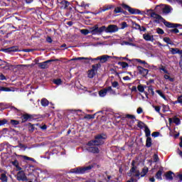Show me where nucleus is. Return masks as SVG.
I'll use <instances>...</instances> for the list:
<instances>
[{"label": "nucleus", "instance_id": "8fccbe9b", "mask_svg": "<svg viewBox=\"0 0 182 182\" xmlns=\"http://www.w3.org/2000/svg\"><path fill=\"white\" fill-rule=\"evenodd\" d=\"M61 4L63 5H64V9H66V8H68V6H69V5H70L69 1H61Z\"/></svg>", "mask_w": 182, "mask_h": 182}, {"label": "nucleus", "instance_id": "2eb2a0df", "mask_svg": "<svg viewBox=\"0 0 182 182\" xmlns=\"http://www.w3.org/2000/svg\"><path fill=\"white\" fill-rule=\"evenodd\" d=\"M137 70L139 73V75H141V76H147L149 74V70L144 68L143 67L138 65Z\"/></svg>", "mask_w": 182, "mask_h": 182}, {"label": "nucleus", "instance_id": "4be33fe9", "mask_svg": "<svg viewBox=\"0 0 182 182\" xmlns=\"http://www.w3.org/2000/svg\"><path fill=\"white\" fill-rule=\"evenodd\" d=\"M151 144H153V141L151 140V137H146V147L149 149L151 147Z\"/></svg>", "mask_w": 182, "mask_h": 182}, {"label": "nucleus", "instance_id": "20e7f679", "mask_svg": "<svg viewBox=\"0 0 182 182\" xmlns=\"http://www.w3.org/2000/svg\"><path fill=\"white\" fill-rule=\"evenodd\" d=\"M43 118H45V115L35 114H23L21 116V123H26V122H32V120H38V119Z\"/></svg>", "mask_w": 182, "mask_h": 182}, {"label": "nucleus", "instance_id": "e2e57ef3", "mask_svg": "<svg viewBox=\"0 0 182 182\" xmlns=\"http://www.w3.org/2000/svg\"><path fill=\"white\" fill-rule=\"evenodd\" d=\"M121 28L122 29H124V28H127V23L126 22V21H124V22H122V24H121Z\"/></svg>", "mask_w": 182, "mask_h": 182}, {"label": "nucleus", "instance_id": "4c0bfd02", "mask_svg": "<svg viewBox=\"0 0 182 182\" xmlns=\"http://www.w3.org/2000/svg\"><path fill=\"white\" fill-rule=\"evenodd\" d=\"M95 116H96V113L94 114H87L84 117V119H88L89 120H90L92 119H95Z\"/></svg>", "mask_w": 182, "mask_h": 182}, {"label": "nucleus", "instance_id": "f03ea898", "mask_svg": "<svg viewBox=\"0 0 182 182\" xmlns=\"http://www.w3.org/2000/svg\"><path fill=\"white\" fill-rule=\"evenodd\" d=\"M94 140H91L87 143V146L89 147H92V146H102V144H105L103 140H106L107 139V135L106 134H100L95 136Z\"/></svg>", "mask_w": 182, "mask_h": 182}, {"label": "nucleus", "instance_id": "aec40b11", "mask_svg": "<svg viewBox=\"0 0 182 182\" xmlns=\"http://www.w3.org/2000/svg\"><path fill=\"white\" fill-rule=\"evenodd\" d=\"M26 126H28V132L30 133H33V132H35V124H32V123L28 122Z\"/></svg>", "mask_w": 182, "mask_h": 182}, {"label": "nucleus", "instance_id": "052dcab7", "mask_svg": "<svg viewBox=\"0 0 182 182\" xmlns=\"http://www.w3.org/2000/svg\"><path fill=\"white\" fill-rule=\"evenodd\" d=\"M112 87H118L119 86V82L114 81L112 82Z\"/></svg>", "mask_w": 182, "mask_h": 182}, {"label": "nucleus", "instance_id": "603ef678", "mask_svg": "<svg viewBox=\"0 0 182 182\" xmlns=\"http://www.w3.org/2000/svg\"><path fill=\"white\" fill-rule=\"evenodd\" d=\"M122 7H117L114 10V14H122Z\"/></svg>", "mask_w": 182, "mask_h": 182}, {"label": "nucleus", "instance_id": "680f3d73", "mask_svg": "<svg viewBox=\"0 0 182 182\" xmlns=\"http://www.w3.org/2000/svg\"><path fill=\"white\" fill-rule=\"evenodd\" d=\"M110 72H112V73L114 74L116 76H119V73H117L114 68H111Z\"/></svg>", "mask_w": 182, "mask_h": 182}, {"label": "nucleus", "instance_id": "0e129e2a", "mask_svg": "<svg viewBox=\"0 0 182 182\" xmlns=\"http://www.w3.org/2000/svg\"><path fill=\"white\" fill-rule=\"evenodd\" d=\"M159 70H162V71L164 72L165 73L168 74V70H167L166 69V68L164 67V66H162L161 68H159Z\"/></svg>", "mask_w": 182, "mask_h": 182}, {"label": "nucleus", "instance_id": "4d7b16f0", "mask_svg": "<svg viewBox=\"0 0 182 182\" xmlns=\"http://www.w3.org/2000/svg\"><path fill=\"white\" fill-rule=\"evenodd\" d=\"M136 174L134 175V177H138V180H140V171L136 170L134 172Z\"/></svg>", "mask_w": 182, "mask_h": 182}, {"label": "nucleus", "instance_id": "7c9ffc66", "mask_svg": "<svg viewBox=\"0 0 182 182\" xmlns=\"http://www.w3.org/2000/svg\"><path fill=\"white\" fill-rule=\"evenodd\" d=\"M156 92L158 93V95H159V96H161V97H162V99H164V100H167V97H166V95L164 94H163L162 90H156Z\"/></svg>", "mask_w": 182, "mask_h": 182}, {"label": "nucleus", "instance_id": "e433bc0d", "mask_svg": "<svg viewBox=\"0 0 182 182\" xmlns=\"http://www.w3.org/2000/svg\"><path fill=\"white\" fill-rule=\"evenodd\" d=\"M164 42H166V43H168V45H173V41H171V39H170L168 37H164Z\"/></svg>", "mask_w": 182, "mask_h": 182}, {"label": "nucleus", "instance_id": "473e14b6", "mask_svg": "<svg viewBox=\"0 0 182 182\" xmlns=\"http://www.w3.org/2000/svg\"><path fill=\"white\" fill-rule=\"evenodd\" d=\"M149 173V168L144 167L141 172V177H144Z\"/></svg>", "mask_w": 182, "mask_h": 182}, {"label": "nucleus", "instance_id": "72a5a7b5", "mask_svg": "<svg viewBox=\"0 0 182 182\" xmlns=\"http://www.w3.org/2000/svg\"><path fill=\"white\" fill-rule=\"evenodd\" d=\"M53 83H54V85H57V86H60V85L62 84V79H54L53 80Z\"/></svg>", "mask_w": 182, "mask_h": 182}, {"label": "nucleus", "instance_id": "338daca9", "mask_svg": "<svg viewBox=\"0 0 182 182\" xmlns=\"http://www.w3.org/2000/svg\"><path fill=\"white\" fill-rule=\"evenodd\" d=\"M46 42H48V43H52L53 42L52 38L50 36H48L46 38Z\"/></svg>", "mask_w": 182, "mask_h": 182}, {"label": "nucleus", "instance_id": "bb28decb", "mask_svg": "<svg viewBox=\"0 0 182 182\" xmlns=\"http://www.w3.org/2000/svg\"><path fill=\"white\" fill-rule=\"evenodd\" d=\"M92 31H93V26L90 28V31L87 29H82L80 30V33H82V35H89V33H92Z\"/></svg>", "mask_w": 182, "mask_h": 182}, {"label": "nucleus", "instance_id": "412c9836", "mask_svg": "<svg viewBox=\"0 0 182 182\" xmlns=\"http://www.w3.org/2000/svg\"><path fill=\"white\" fill-rule=\"evenodd\" d=\"M163 175V169L158 171L155 175V177L157 180H163L161 176Z\"/></svg>", "mask_w": 182, "mask_h": 182}, {"label": "nucleus", "instance_id": "f257e3e1", "mask_svg": "<svg viewBox=\"0 0 182 182\" xmlns=\"http://www.w3.org/2000/svg\"><path fill=\"white\" fill-rule=\"evenodd\" d=\"M119 31V27L116 25L110 24L107 27L106 26H102L99 27V25L96 24L93 26L91 31L92 35H102L103 32L106 33H114Z\"/></svg>", "mask_w": 182, "mask_h": 182}, {"label": "nucleus", "instance_id": "9b49d317", "mask_svg": "<svg viewBox=\"0 0 182 182\" xmlns=\"http://www.w3.org/2000/svg\"><path fill=\"white\" fill-rule=\"evenodd\" d=\"M110 55H104L102 56H98L97 58H91V60L94 62V60H100L101 63H106L107 60L109 59Z\"/></svg>", "mask_w": 182, "mask_h": 182}, {"label": "nucleus", "instance_id": "39448f33", "mask_svg": "<svg viewBox=\"0 0 182 182\" xmlns=\"http://www.w3.org/2000/svg\"><path fill=\"white\" fill-rule=\"evenodd\" d=\"M102 68V64L98 63L92 65V69L87 70V77L89 79H93L95 75H97V70Z\"/></svg>", "mask_w": 182, "mask_h": 182}, {"label": "nucleus", "instance_id": "69168bd1", "mask_svg": "<svg viewBox=\"0 0 182 182\" xmlns=\"http://www.w3.org/2000/svg\"><path fill=\"white\" fill-rule=\"evenodd\" d=\"M154 107L157 113H160V110L161 109V107L160 106H154Z\"/></svg>", "mask_w": 182, "mask_h": 182}, {"label": "nucleus", "instance_id": "79ce46f5", "mask_svg": "<svg viewBox=\"0 0 182 182\" xmlns=\"http://www.w3.org/2000/svg\"><path fill=\"white\" fill-rule=\"evenodd\" d=\"M11 90L6 87H0V92H11Z\"/></svg>", "mask_w": 182, "mask_h": 182}, {"label": "nucleus", "instance_id": "f8f14e48", "mask_svg": "<svg viewBox=\"0 0 182 182\" xmlns=\"http://www.w3.org/2000/svg\"><path fill=\"white\" fill-rule=\"evenodd\" d=\"M2 52H5V53H11V52H21V50H19V47L18 46H14L8 48L2 49Z\"/></svg>", "mask_w": 182, "mask_h": 182}, {"label": "nucleus", "instance_id": "6e6d98bb", "mask_svg": "<svg viewBox=\"0 0 182 182\" xmlns=\"http://www.w3.org/2000/svg\"><path fill=\"white\" fill-rule=\"evenodd\" d=\"M135 60L136 62H138V63H141L143 65H149L145 60H142L141 59H135Z\"/></svg>", "mask_w": 182, "mask_h": 182}, {"label": "nucleus", "instance_id": "2f4dec72", "mask_svg": "<svg viewBox=\"0 0 182 182\" xmlns=\"http://www.w3.org/2000/svg\"><path fill=\"white\" fill-rule=\"evenodd\" d=\"M0 62H1L2 63H6V65L4 67H3V69L9 70L13 66L12 65L9 64V63H6L5 61L2 60L1 59H0Z\"/></svg>", "mask_w": 182, "mask_h": 182}, {"label": "nucleus", "instance_id": "a878e982", "mask_svg": "<svg viewBox=\"0 0 182 182\" xmlns=\"http://www.w3.org/2000/svg\"><path fill=\"white\" fill-rule=\"evenodd\" d=\"M114 8V6L113 5H105L102 7V12H106V11H109V9H113Z\"/></svg>", "mask_w": 182, "mask_h": 182}, {"label": "nucleus", "instance_id": "c9c22d12", "mask_svg": "<svg viewBox=\"0 0 182 182\" xmlns=\"http://www.w3.org/2000/svg\"><path fill=\"white\" fill-rule=\"evenodd\" d=\"M180 31L177 28H174L173 29H170L167 31L168 33H178Z\"/></svg>", "mask_w": 182, "mask_h": 182}, {"label": "nucleus", "instance_id": "c03bdc74", "mask_svg": "<svg viewBox=\"0 0 182 182\" xmlns=\"http://www.w3.org/2000/svg\"><path fill=\"white\" fill-rule=\"evenodd\" d=\"M164 77L166 79V80H169V82H174V78L170 77L168 75H164Z\"/></svg>", "mask_w": 182, "mask_h": 182}, {"label": "nucleus", "instance_id": "de8ad7c7", "mask_svg": "<svg viewBox=\"0 0 182 182\" xmlns=\"http://www.w3.org/2000/svg\"><path fill=\"white\" fill-rule=\"evenodd\" d=\"M170 50H171V53L172 55H177V53H178V48H170Z\"/></svg>", "mask_w": 182, "mask_h": 182}, {"label": "nucleus", "instance_id": "f704fd0d", "mask_svg": "<svg viewBox=\"0 0 182 182\" xmlns=\"http://www.w3.org/2000/svg\"><path fill=\"white\" fill-rule=\"evenodd\" d=\"M105 90L107 92H109L111 95H116V91L112 88V87H107L105 88Z\"/></svg>", "mask_w": 182, "mask_h": 182}, {"label": "nucleus", "instance_id": "bf43d9fd", "mask_svg": "<svg viewBox=\"0 0 182 182\" xmlns=\"http://www.w3.org/2000/svg\"><path fill=\"white\" fill-rule=\"evenodd\" d=\"M126 117H127V119H131V120H133L134 119H136V117H135L134 115H132V114H127L126 115Z\"/></svg>", "mask_w": 182, "mask_h": 182}, {"label": "nucleus", "instance_id": "37998d69", "mask_svg": "<svg viewBox=\"0 0 182 182\" xmlns=\"http://www.w3.org/2000/svg\"><path fill=\"white\" fill-rule=\"evenodd\" d=\"M175 180H178V182L182 181V173H178L175 176Z\"/></svg>", "mask_w": 182, "mask_h": 182}, {"label": "nucleus", "instance_id": "0eeeda50", "mask_svg": "<svg viewBox=\"0 0 182 182\" xmlns=\"http://www.w3.org/2000/svg\"><path fill=\"white\" fill-rule=\"evenodd\" d=\"M60 60L58 58L47 60L42 63H38L39 60H37L36 64L38 65L39 69H48L50 66L51 62H59Z\"/></svg>", "mask_w": 182, "mask_h": 182}, {"label": "nucleus", "instance_id": "a18cd8bd", "mask_svg": "<svg viewBox=\"0 0 182 182\" xmlns=\"http://www.w3.org/2000/svg\"><path fill=\"white\" fill-rule=\"evenodd\" d=\"M159 160H160V159L159 158V155H157V154H154L153 156V162L157 163Z\"/></svg>", "mask_w": 182, "mask_h": 182}, {"label": "nucleus", "instance_id": "a19ab883", "mask_svg": "<svg viewBox=\"0 0 182 182\" xmlns=\"http://www.w3.org/2000/svg\"><path fill=\"white\" fill-rule=\"evenodd\" d=\"M148 92L151 93L152 96H154V90L153 89V85H149L148 87Z\"/></svg>", "mask_w": 182, "mask_h": 182}, {"label": "nucleus", "instance_id": "a211bd4d", "mask_svg": "<svg viewBox=\"0 0 182 182\" xmlns=\"http://www.w3.org/2000/svg\"><path fill=\"white\" fill-rule=\"evenodd\" d=\"M11 164H13V166H14V167L17 168L16 171H21V170H22V168L19 166V161H18V160L15 159L14 161L11 162Z\"/></svg>", "mask_w": 182, "mask_h": 182}, {"label": "nucleus", "instance_id": "ea45409f", "mask_svg": "<svg viewBox=\"0 0 182 182\" xmlns=\"http://www.w3.org/2000/svg\"><path fill=\"white\" fill-rule=\"evenodd\" d=\"M144 126H146L144 122L138 120L137 127H139V129H143L144 128Z\"/></svg>", "mask_w": 182, "mask_h": 182}, {"label": "nucleus", "instance_id": "3c124183", "mask_svg": "<svg viewBox=\"0 0 182 182\" xmlns=\"http://www.w3.org/2000/svg\"><path fill=\"white\" fill-rule=\"evenodd\" d=\"M156 33H157L159 35H164V29H161V28H156Z\"/></svg>", "mask_w": 182, "mask_h": 182}, {"label": "nucleus", "instance_id": "393cba45", "mask_svg": "<svg viewBox=\"0 0 182 182\" xmlns=\"http://www.w3.org/2000/svg\"><path fill=\"white\" fill-rule=\"evenodd\" d=\"M0 180L2 182H8V176H6V172L1 174Z\"/></svg>", "mask_w": 182, "mask_h": 182}, {"label": "nucleus", "instance_id": "6ab92c4d", "mask_svg": "<svg viewBox=\"0 0 182 182\" xmlns=\"http://www.w3.org/2000/svg\"><path fill=\"white\" fill-rule=\"evenodd\" d=\"M138 90L141 92V93H144L146 97H148L149 96V93L147 92H144V87L143 86V85L140 84L138 85L137 87Z\"/></svg>", "mask_w": 182, "mask_h": 182}, {"label": "nucleus", "instance_id": "9d476101", "mask_svg": "<svg viewBox=\"0 0 182 182\" xmlns=\"http://www.w3.org/2000/svg\"><path fill=\"white\" fill-rule=\"evenodd\" d=\"M16 178L18 181H28V177L24 171L20 170L17 173Z\"/></svg>", "mask_w": 182, "mask_h": 182}, {"label": "nucleus", "instance_id": "1a4fd4ad", "mask_svg": "<svg viewBox=\"0 0 182 182\" xmlns=\"http://www.w3.org/2000/svg\"><path fill=\"white\" fill-rule=\"evenodd\" d=\"M158 18L159 21L163 22V23L165 25V26H166V28H178V26H181V24L170 23L166 21V19H164V18H163L161 16H158Z\"/></svg>", "mask_w": 182, "mask_h": 182}, {"label": "nucleus", "instance_id": "49530a36", "mask_svg": "<svg viewBox=\"0 0 182 182\" xmlns=\"http://www.w3.org/2000/svg\"><path fill=\"white\" fill-rule=\"evenodd\" d=\"M163 12H164V14H170L171 12V9H170L169 6H166L163 9Z\"/></svg>", "mask_w": 182, "mask_h": 182}, {"label": "nucleus", "instance_id": "f3484780", "mask_svg": "<svg viewBox=\"0 0 182 182\" xmlns=\"http://www.w3.org/2000/svg\"><path fill=\"white\" fill-rule=\"evenodd\" d=\"M143 38L147 42H154V36H150V34H149V33H144L143 35Z\"/></svg>", "mask_w": 182, "mask_h": 182}, {"label": "nucleus", "instance_id": "dca6fc26", "mask_svg": "<svg viewBox=\"0 0 182 182\" xmlns=\"http://www.w3.org/2000/svg\"><path fill=\"white\" fill-rule=\"evenodd\" d=\"M89 153H93V154H97L100 153V150L97 146H89L87 148Z\"/></svg>", "mask_w": 182, "mask_h": 182}, {"label": "nucleus", "instance_id": "09e8293b", "mask_svg": "<svg viewBox=\"0 0 182 182\" xmlns=\"http://www.w3.org/2000/svg\"><path fill=\"white\" fill-rule=\"evenodd\" d=\"M4 124H8V119H0V126H4Z\"/></svg>", "mask_w": 182, "mask_h": 182}, {"label": "nucleus", "instance_id": "5701e85b", "mask_svg": "<svg viewBox=\"0 0 182 182\" xmlns=\"http://www.w3.org/2000/svg\"><path fill=\"white\" fill-rule=\"evenodd\" d=\"M144 129L146 137H150L151 134V131H150V129H149V127H147V125H144Z\"/></svg>", "mask_w": 182, "mask_h": 182}, {"label": "nucleus", "instance_id": "7ed1b4c3", "mask_svg": "<svg viewBox=\"0 0 182 182\" xmlns=\"http://www.w3.org/2000/svg\"><path fill=\"white\" fill-rule=\"evenodd\" d=\"M93 168V165H89L87 166H78L77 168H74L70 170V173L73 174H86V173H89Z\"/></svg>", "mask_w": 182, "mask_h": 182}, {"label": "nucleus", "instance_id": "774afa93", "mask_svg": "<svg viewBox=\"0 0 182 182\" xmlns=\"http://www.w3.org/2000/svg\"><path fill=\"white\" fill-rule=\"evenodd\" d=\"M178 103L182 104V95L178 97Z\"/></svg>", "mask_w": 182, "mask_h": 182}, {"label": "nucleus", "instance_id": "c756f323", "mask_svg": "<svg viewBox=\"0 0 182 182\" xmlns=\"http://www.w3.org/2000/svg\"><path fill=\"white\" fill-rule=\"evenodd\" d=\"M118 65H119V66H122V69H126V68H129V63L124 61L118 62Z\"/></svg>", "mask_w": 182, "mask_h": 182}, {"label": "nucleus", "instance_id": "ddd939ff", "mask_svg": "<svg viewBox=\"0 0 182 182\" xmlns=\"http://www.w3.org/2000/svg\"><path fill=\"white\" fill-rule=\"evenodd\" d=\"M164 176L166 177V179L168 181H173V178L174 180H176V173H173V171H171L166 172Z\"/></svg>", "mask_w": 182, "mask_h": 182}, {"label": "nucleus", "instance_id": "423d86ee", "mask_svg": "<svg viewBox=\"0 0 182 182\" xmlns=\"http://www.w3.org/2000/svg\"><path fill=\"white\" fill-rule=\"evenodd\" d=\"M121 6L128 11L131 15H144V11H141L138 9L132 8L130 6L123 3Z\"/></svg>", "mask_w": 182, "mask_h": 182}, {"label": "nucleus", "instance_id": "13d9d810", "mask_svg": "<svg viewBox=\"0 0 182 182\" xmlns=\"http://www.w3.org/2000/svg\"><path fill=\"white\" fill-rule=\"evenodd\" d=\"M152 137H159V136H160V132H154L151 134Z\"/></svg>", "mask_w": 182, "mask_h": 182}, {"label": "nucleus", "instance_id": "4468645a", "mask_svg": "<svg viewBox=\"0 0 182 182\" xmlns=\"http://www.w3.org/2000/svg\"><path fill=\"white\" fill-rule=\"evenodd\" d=\"M131 165L132 168L127 173L129 177H132V176H133V173H134L137 170V167L136 166V161L132 160Z\"/></svg>", "mask_w": 182, "mask_h": 182}, {"label": "nucleus", "instance_id": "864d4df0", "mask_svg": "<svg viewBox=\"0 0 182 182\" xmlns=\"http://www.w3.org/2000/svg\"><path fill=\"white\" fill-rule=\"evenodd\" d=\"M173 123H175V124L178 126V124H180V123H181V122L180 121V118H178V117L173 118Z\"/></svg>", "mask_w": 182, "mask_h": 182}, {"label": "nucleus", "instance_id": "58836bf2", "mask_svg": "<svg viewBox=\"0 0 182 182\" xmlns=\"http://www.w3.org/2000/svg\"><path fill=\"white\" fill-rule=\"evenodd\" d=\"M10 123L12 126H14V127H16V126H18V124H19V121L16 120V119H11Z\"/></svg>", "mask_w": 182, "mask_h": 182}, {"label": "nucleus", "instance_id": "5fc2aeb1", "mask_svg": "<svg viewBox=\"0 0 182 182\" xmlns=\"http://www.w3.org/2000/svg\"><path fill=\"white\" fill-rule=\"evenodd\" d=\"M133 26H134V28L135 29H136V30H138V31H140V29H141V26H139V24L137 23H134L133 24Z\"/></svg>", "mask_w": 182, "mask_h": 182}, {"label": "nucleus", "instance_id": "6e6552de", "mask_svg": "<svg viewBox=\"0 0 182 182\" xmlns=\"http://www.w3.org/2000/svg\"><path fill=\"white\" fill-rule=\"evenodd\" d=\"M144 12V15H147L148 16H151V18L155 19L154 21V23H160V21H159V16H160V15L156 14V12H153L152 9L146 10V11Z\"/></svg>", "mask_w": 182, "mask_h": 182}, {"label": "nucleus", "instance_id": "cd10ccee", "mask_svg": "<svg viewBox=\"0 0 182 182\" xmlns=\"http://www.w3.org/2000/svg\"><path fill=\"white\" fill-rule=\"evenodd\" d=\"M71 60H92V58L78 57L74 58Z\"/></svg>", "mask_w": 182, "mask_h": 182}, {"label": "nucleus", "instance_id": "c85d7f7f", "mask_svg": "<svg viewBox=\"0 0 182 182\" xmlns=\"http://www.w3.org/2000/svg\"><path fill=\"white\" fill-rule=\"evenodd\" d=\"M107 95V91L106 90V88L99 91V96H100V97H105V96H106Z\"/></svg>", "mask_w": 182, "mask_h": 182}, {"label": "nucleus", "instance_id": "b1692460", "mask_svg": "<svg viewBox=\"0 0 182 182\" xmlns=\"http://www.w3.org/2000/svg\"><path fill=\"white\" fill-rule=\"evenodd\" d=\"M41 103L43 107H46V106H49V100H48L46 98H43L41 101Z\"/></svg>", "mask_w": 182, "mask_h": 182}]
</instances>
